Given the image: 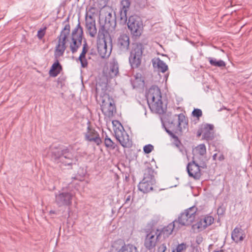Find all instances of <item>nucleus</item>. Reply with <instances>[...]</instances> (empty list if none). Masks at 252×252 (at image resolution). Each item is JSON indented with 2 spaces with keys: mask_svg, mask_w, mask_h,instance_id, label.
Listing matches in <instances>:
<instances>
[{
  "mask_svg": "<svg viewBox=\"0 0 252 252\" xmlns=\"http://www.w3.org/2000/svg\"><path fill=\"white\" fill-rule=\"evenodd\" d=\"M87 22H92V23H93V21H95V19L93 18V16H92L91 15L88 16L87 13H86V15L85 16V22H87Z\"/></svg>",
  "mask_w": 252,
  "mask_h": 252,
  "instance_id": "09e8293b",
  "label": "nucleus"
},
{
  "mask_svg": "<svg viewBox=\"0 0 252 252\" xmlns=\"http://www.w3.org/2000/svg\"><path fill=\"white\" fill-rule=\"evenodd\" d=\"M174 119L169 121L168 123L169 124L173 125L175 126L176 125L178 127V129L180 131H182V128L187 129L188 126V120L186 119L185 116L181 113L179 115H175L174 116Z\"/></svg>",
  "mask_w": 252,
  "mask_h": 252,
  "instance_id": "9d476101",
  "label": "nucleus"
},
{
  "mask_svg": "<svg viewBox=\"0 0 252 252\" xmlns=\"http://www.w3.org/2000/svg\"><path fill=\"white\" fill-rule=\"evenodd\" d=\"M86 28L89 33V35L91 37H94L97 33L95 21H93V23L87 21V22H86Z\"/></svg>",
  "mask_w": 252,
  "mask_h": 252,
  "instance_id": "a878e982",
  "label": "nucleus"
},
{
  "mask_svg": "<svg viewBox=\"0 0 252 252\" xmlns=\"http://www.w3.org/2000/svg\"><path fill=\"white\" fill-rule=\"evenodd\" d=\"M103 113L108 117L113 116L116 112V108L114 100L113 102H110V103L105 105V106L101 108Z\"/></svg>",
  "mask_w": 252,
  "mask_h": 252,
  "instance_id": "412c9836",
  "label": "nucleus"
},
{
  "mask_svg": "<svg viewBox=\"0 0 252 252\" xmlns=\"http://www.w3.org/2000/svg\"><path fill=\"white\" fill-rule=\"evenodd\" d=\"M202 134L203 135V129L201 125L200 128L197 131L196 136L198 138H199Z\"/></svg>",
  "mask_w": 252,
  "mask_h": 252,
  "instance_id": "3c124183",
  "label": "nucleus"
},
{
  "mask_svg": "<svg viewBox=\"0 0 252 252\" xmlns=\"http://www.w3.org/2000/svg\"><path fill=\"white\" fill-rule=\"evenodd\" d=\"M70 32V25L67 23L61 31L60 35L58 37V43L56 46L54 54L56 60L63 55L64 51L66 48L65 44Z\"/></svg>",
  "mask_w": 252,
  "mask_h": 252,
  "instance_id": "423d86ee",
  "label": "nucleus"
},
{
  "mask_svg": "<svg viewBox=\"0 0 252 252\" xmlns=\"http://www.w3.org/2000/svg\"><path fill=\"white\" fill-rule=\"evenodd\" d=\"M201 219L204 223L203 226L206 228L208 226L211 225L214 221V218L210 216L204 217L203 218H201Z\"/></svg>",
  "mask_w": 252,
  "mask_h": 252,
  "instance_id": "473e14b6",
  "label": "nucleus"
},
{
  "mask_svg": "<svg viewBox=\"0 0 252 252\" xmlns=\"http://www.w3.org/2000/svg\"><path fill=\"white\" fill-rule=\"evenodd\" d=\"M168 76V74H166L165 75V78H166V80L167 79Z\"/></svg>",
  "mask_w": 252,
  "mask_h": 252,
  "instance_id": "13d9d810",
  "label": "nucleus"
},
{
  "mask_svg": "<svg viewBox=\"0 0 252 252\" xmlns=\"http://www.w3.org/2000/svg\"><path fill=\"white\" fill-rule=\"evenodd\" d=\"M81 37L84 36L83 29L81 26L79 18H78V23L76 27L73 29L71 32V37H77V36H80Z\"/></svg>",
  "mask_w": 252,
  "mask_h": 252,
  "instance_id": "cd10ccee",
  "label": "nucleus"
},
{
  "mask_svg": "<svg viewBox=\"0 0 252 252\" xmlns=\"http://www.w3.org/2000/svg\"><path fill=\"white\" fill-rule=\"evenodd\" d=\"M108 83L106 76H102L96 80L95 86V92L97 95H101L104 93H106Z\"/></svg>",
  "mask_w": 252,
  "mask_h": 252,
  "instance_id": "2eb2a0df",
  "label": "nucleus"
},
{
  "mask_svg": "<svg viewBox=\"0 0 252 252\" xmlns=\"http://www.w3.org/2000/svg\"><path fill=\"white\" fill-rule=\"evenodd\" d=\"M109 74L111 77H115L119 73V65L117 62L111 63Z\"/></svg>",
  "mask_w": 252,
  "mask_h": 252,
  "instance_id": "c756f323",
  "label": "nucleus"
},
{
  "mask_svg": "<svg viewBox=\"0 0 252 252\" xmlns=\"http://www.w3.org/2000/svg\"><path fill=\"white\" fill-rule=\"evenodd\" d=\"M85 140L90 142H94L97 145L102 143V140L97 132L90 126L87 127V131L85 133Z\"/></svg>",
  "mask_w": 252,
  "mask_h": 252,
  "instance_id": "ddd939ff",
  "label": "nucleus"
},
{
  "mask_svg": "<svg viewBox=\"0 0 252 252\" xmlns=\"http://www.w3.org/2000/svg\"><path fill=\"white\" fill-rule=\"evenodd\" d=\"M128 29L133 36L139 37L143 29V23L140 17L137 15H131L126 22Z\"/></svg>",
  "mask_w": 252,
  "mask_h": 252,
  "instance_id": "0eeeda50",
  "label": "nucleus"
},
{
  "mask_svg": "<svg viewBox=\"0 0 252 252\" xmlns=\"http://www.w3.org/2000/svg\"><path fill=\"white\" fill-rule=\"evenodd\" d=\"M203 129L202 139L208 141L212 140L214 138V126L212 124H202Z\"/></svg>",
  "mask_w": 252,
  "mask_h": 252,
  "instance_id": "dca6fc26",
  "label": "nucleus"
},
{
  "mask_svg": "<svg viewBox=\"0 0 252 252\" xmlns=\"http://www.w3.org/2000/svg\"><path fill=\"white\" fill-rule=\"evenodd\" d=\"M207 59L212 66L222 68L226 65L225 63L221 60H217L216 58L212 57H208Z\"/></svg>",
  "mask_w": 252,
  "mask_h": 252,
  "instance_id": "c85d7f7f",
  "label": "nucleus"
},
{
  "mask_svg": "<svg viewBox=\"0 0 252 252\" xmlns=\"http://www.w3.org/2000/svg\"><path fill=\"white\" fill-rule=\"evenodd\" d=\"M152 63L154 67H157L162 73H164L168 69V65L158 58L153 59Z\"/></svg>",
  "mask_w": 252,
  "mask_h": 252,
  "instance_id": "4be33fe9",
  "label": "nucleus"
},
{
  "mask_svg": "<svg viewBox=\"0 0 252 252\" xmlns=\"http://www.w3.org/2000/svg\"><path fill=\"white\" fill-rule=\"evenodd\" d=\"M116 252H138L137 247L131 244H126L124 242V245L120 248H117L116 249Z\"/></svg>",
  "mask_w": 252,
  "mask_h": 252,
  "instance_id": "b1692460",
  "label": "nucleus"
},
{
  "mask_svg": "<svg viewBox=\"0 0 252 252\" xmlns=\"http://www.w3.org/2000/svg\"><path fill=\"white\" fill-rule=\"evenodd\" d=\"M172 252H175V250H173Z\"/></svg>",
  "mask_w": 252,
  "mask_h": 252,
  "instance_id": "052dcab7",
  "label": "nucleus"
},
{
  "mask_svg": "<svg viewBox=\"0 0 252 252\" xmlns=\"http://www.w3.org/2000/svg\"><path fill=\"white\" fill-rule=\"evenodd\" d=\"M199 166H200V168H207V165L205 162H201L200 163V165H199Z\"/></svg>",
  "mask_w": 252,
  "mask_h": 252,
  "instance_id": "864d4df0",
  "label": "nucleus"
},
{
  "mask_svg": "<svg viewBox=\"0 0 252 252\" xmlns=\"http://www.w3.org/2000/svg\"><path fill=\"white\" fill-rule=\"evenodd\" d=\"M188 248V246L186 243H182L179 244L176 247V252H182L183 251H185Z\"/></svg>",
  "mask_w": 252,
  "mask_h": 252,
  "instance_id": "a19ab883",
  "label": "nucleus"
},
{
  "mask_svg": "<svg viewBox=\"0 0 252 252\" xmlns=\"http://www.w3.org/2000/svg\"><path fill=\"white\" fill-rule=\"evenodd\" d=\"M90 54L93 55V52L90 53Z\"/></svg>",
  "mask_w": 252,
  "mask_h": 252,
  "instance_id": "680f3d73",
  "label": "nucleus"
},
{
  "mask_svg": "<svg viewBox=\"0 0 252 252\" xmlns=\"http://www.w3.org/2000/svg\"><path fill=\"white\" fill-rule=\"evenodd\" d=\"M62 70L63 67L58 59L55 60V62L52 65L49 70V75L51 77H55L60 73Z\"/></svg>",
  "mask_w": 252,
  "mask_h": 252,
  "instance_id": "aec40b11",
  "label": "nucleus"
},
{
  "mask_svg": "<svg viewBox=\"0 0 252 252\" xmlns=\"http://www.w3.org/2000/svg\"><path fill=\"white\" fill-rule=\"evenodd\" d=\"M160 239H157V237H155V234H152L150 231L146 235L145 241L144 246L148 250H151L155 247L157 241L159 240Z\"/></svg>",
  "mask_w": 252,
  "mask_h": 252,
  "instance_id": "a211bd4d",
  "label": "nucleus"
},
{
  "mask_svg": "<svg viewBox=\"0 0 252 252\" xmlns=\"http://www.w3.org/2000/svg\"><path fill=\"white\" fill-rule=\"evenodd\" d=\"M130 5V0H122L121 2L119 14L122 24H126L127 21V12L129 10Z\"/></svg>",
  "mask_w": 252,
  "mask_h": 252,
  "instance_id": "4468645a",
  "label": "nucleus"
},
{
  "mask_svg": "<svg viewBox=\"0 0 252 252\" xmlns=\"http://www.w3.org/2000/svg\"><path fill=\"white\" fill-rule=\"evenodd\" d=\"M224 159V156H223V155H221V156H220L219 157V160H220H220H222V159Z\"/></svg>",
  "mask_w": 252,
  "mask_h": 252,
  "instance_id": "5fc2aeb1",
  "label": "nucleus"
},
{
  "mask_svg": "<svg viewBox=\"0 0 252 252\" xmlns=\"http://www.w3.org/2000/svg\"><path fill=\"white\" fill-rule=\"evenodd\" d=\"M51 153L52 159L62 169L66 167L68 169H70L73 164H76L77 159L67 147L63 145L53 147L51 148Z\"/></svg>",
  "mask_w": 252,
  "mask_h": 252,
  "instance_id": "f257e3e1",
  "label": "nucleus"
},
{
  "mask_svg": "<svg viewBox=\"0 0 252 252\" xmlns=\"http://www.w3.org/2000/svg\"><path fill=\"white\" fill-rule=\"evenodd\" d=\"M203 241V238L202 237H197L196 239V242L198 244H200Z\"/></svg>",
  "mask_w": 252,
  "mask_h": 252,
  "instance_id": "603ef678",
  "label": "nucleus"
},
{
  "mask_svg": "<svg viewBox=\"0 0 252 252\" xmlns=\"http://www.w3.org/2000/svg\"><path fill=\"white\" fill-rule=\"evenodd\" d=\"M101 97V108L103 106H105V105H107L110 103V102H113L114 99L110 96L109 94L107 93H104L102 94L101 95H100Z\"/></svg>",
  "mask_w": 252,
  "mask_h": 252,
  "instance_id": "7c9ffc66",
  "label": "nucleus"
},
{
  "mask_svg": "<svg viewBox=\"0 0 252 252\" xmlns=\"http://www.w3.org/2000/svg\"><path fill=\"white\" fill-rule=\"evenodd\" d=\"M148 103L150 102L156 107V110L159 112H163L161 94L159 88L157 85H152L146 95Z\"/></svg>",
  "mask_w": 252,
  "mask_h": 252,
  "instance_id": "f03ea898",
  "label": "nucleus"
},
{
  "mask_svg": "<svg viewBox=\"0 0 252 252\" xmlns=\"http://www.w3.org/2000/svg\"><path fill=\"white\" fill-rule=\"evenodd\" d=\"M204 223L202 220L201 219H200V220L197 221L196 223L193 224L192 225V229L194 231L195 230L197 229V232L201 231L203 230H204L206 227L203 226Z\"/></svg>",
  "mask_w": 252,
  "mask_h": 252,
  "instance_id": "2f4dec72",
  "label": "nucleus"
},
{
  "mask_svg": "<svg viewBox=\"0 0 252 252\" xmlns=\"http://www.w3.org/2000/svg\"><path fill=\"white\" fill-rule=\"evenodd\" d=\"M154 146L149 144L144 146L143 151L145 154H148L151 153L154 150Z\"/></svg>",
  "mask_w": 252,
  "mask_h": 252,
  "instance_id": "ea45409f",
  "label": "nucleus"
},
{
  "mask_svg": "<svg viewBox=\"0 0 252 252\" xmlns=\"http://www.w3.org/2000/svg\"><path fill=\"white\" fill-rule=\"evenodd\" d=\"M50 213H54V211H50Z\"/></svg>",
  "mask_w": 252,
  "mask_h": 252,
  "instance_id": "bf43d9fd",
  "label": "nucleus"
},
{
  "mask_svg": "<svg viewBox=\"0 0 252 252\" xmlns=\"http://www.w3.org/2000/svg\"><path fill=\"white\" fill-rule=\"evenodd\" d=\"M78 60L80 62L81 66L83 68H85L88 66V62L86 58V57L83 58H80V56L78 58Z\"/></svg>",
  "mask_w": 252,
  "mask_h": 252,
  "instance_id": "c03bdc74",
  "label": "nucleus"
},
{
  "mask_svg": "<svg viewBox=\"0 0 252 252\" xmlns=\"http://www.w3.org/2000/svg\"><path fill=\"white\" fill-rule=\"evenodd\" d=\"M154 172V169L151 167H147L145 169L143 179L138 186L140 191L147 193L153 189V186L156 183Z\"/></svg>",
  "mask_w": 252,
  "mask_h": 252,
  "instance_id": "20e7f679",
  "label": "nucleus"
},
{
  "mask_svg": "<svg viewBox=\"0 0 252 252\" xmlns=\"http://www.w3.org/2000/svg\"><path fill=\"white\" fill-rule=\"evenodd\" d=\"M165 127V130L166 132L171 136L173 138H174L175 140H178V137L175 134H174L171 130L167 128L166 127Z\"/></svg>",
  "mask_w": 252,
  "mask_h": 252,
  "instance_id": "49530a36",
  "label": "nucleus"
},
{
  "mask_svg": "<svg viewBox=\"0 0 252 252\" xmlns=\"http://www.w3.org/2000/svg\"><path fill=\"white\" fill-rule=\"evenodd\" d=\"M242 232L243 230L241 228H235L231 233L232 239L236 243H238L239 241H242L244 240L245 236H244L243 234H242L239 237L240 234L242 233Z\"/></svg>",
  "mask_w": 252,
  "mask_h": 252,
  "instance_id": "393cba45",
  "label": "nucleus"
},
{
  "mask_svg": "<svg viewBox=\"0 0 252 252\" xmlns=\"http://www.w3.org/2000/svg\"><path fill=\"white\" fill-rule=\"evenodd\" d=\"M69 17L68 16L66 19V20L64 21V23H68L69 22Z\"/></svg>",
  "mask_w": 252,
  "mask_h": 252,
  "instance_id": "6e6d98bb",
  "label": "nucleus"
},
{
  "mask_svg": "<svg viewBox=\"0 0 252 252\" xmlns=\"http://www.w3.org/2000/svg\"><path fill=\"white\" fill-rule=\"evenodd\" d=\"M224 212V209L222 207H220L217 210V214L218 215H222Z\"/></svg>",
  "mask_w": 252,
  "mask_h": 252,
  "instance_id": "8fccbe9b",
  "label": "nucleus"
},
{
  "mask_svg": "<svg viewBox=\"0 0 252 252\" xmlns=\"http://www.w3.org/2000/svg\"><path fill=\"white\" fill-rule=\"evenodd\" d=\"M89 50V46L87 42V40L86 38H84L83 39V48L81 53L80 55V58H84L86 57V54L88 52Z\"/></svg>",
  "mask_w": 252,
  "mask_h": 252,
  "instance_id": "72a5a7b5",
  "label": "nucleus"
},
{
  "mask_svg": "<svg viewBox=\"0 0 252 252\" xmlns=\"http://www.w3.org/2000/svg\"><path fill=\"white\" fill-rule=\"evenodd\" d=\"M115 18L113 17L111 13H108L105 15V23L102 25L106 26V28H110L111 27L114 28L116 26Z\"/></svg>",
  "mask_w": 252,
  "mask_h": 252,
  "instance_id": "bb28decb",
  "label": "nucleus"
},
{
  "mask_svg": "<svg viewBox=\"0 0 252 252\" xmlns=\"http://www.w3.org/2000/svg\"><path fill=\"white\" fill-rule=\"evenodd\" d=\"M197 208L193 206L184 210L178 216V219L174 220L177 225V228L180 229L183 226H189L194 220Z\"/></svg>",
  "mask_w": 252,
  "mask_h": 252,
  "instance_id": "7ed1b4c3",
  "label": "nucleus"
},
{
  "mask_svg": "<svg viewBox=\"0 0 252 252\" xmlns=\"http://www.w3.org/2000/svg\"><path fill=\"white\" fill-rule=\"evenodd\" d=\"M177 225L175 223V221H173L161 230L157 229L156 232L157 238L160 239L161 235H163L164 239L168 238L174 230L177 231L179 229L177 228Z\"/></svg>",
  "mask_w": 252,
  "mask_h": 252,
  "instance_id": "9b49d317",
  "label": "nucleus"
},
{
  "mask_svg": "<svg viewBox=\"0 0 252 252\" xmlns=\"http://www.w3.org/2000/svg\"><path fill=\"white\" fill-rule=\"evenodd\" d=\"M97 47L99 55L102 58H105L107 56V40L97 42Z\"/></svg>",
  "mask_w": 252,
  "mask_h": 252,
  "instance_id": "5701e85b",
  "label": "nucleus"
},
{
  "mask_svg": "<svg viewBox=\"0 0 252 252\" xmlns=\"http://www.w3.org/2000/svg\"><path fill=\"white\" fill-rule=\"evenodd\" d=\"M116 137L123 147H127V141H126L123 136H119V135H116Z\"/></svg>",
  "mask_w": 252,
  "mask_h": 252,
  "instance_id": "79ce46f5",
  "label": "nucleus"
},
{
  "mask_svg": "<svg viewBox=\"0 0 252 252\" xmlns=\"http://www.w3.org/2000/svg\"><path fill=\"white\" fill-rule=\"evenodd\" d=\"M100 27L99 28L98 32L97 34V42L101 40H107L108 37L110 42V47H112V39L110 37L109 33L107 31L109 28H106V26L102 25L100 22Z\"/></svg>",
  "mask_w": 252,
  "mask_h": 252,
  "instance_id": "f3484780",
  "label": "nucleus"
},
{
  "mask_svg": "<svg viewBox=\"0 0 252 252\" xmlns=\"http://www.w3.org/2000/svg\"><path fill=\"white\" fill-rule=\"evenodd\" d=\"M187 170L190 177H192L195 180H198L200 178L201 173L200 166L198 163L194 160V157H193L192 160L188 163L187 166Z\"/></svg>",
  "mask_w": 252,
  "mask_h": 252,
  "instance_id": "6e6552de",
  "label": "nucleus"
},
{
  "mask_svg": "<svg viewBox=\"0 0 252 252\" xmlns=\"http://www.w3.org/2000/svg\"><path fill=\"white\" fill-rule=\"evenodd\" d=\"M73 194L69 192H62L56 194L55 202L59 206H69L72 203Z\"/></svg>",
  "mask_w": 252,
  "mask_h": 252,
  "instance_id": "1a4fd4ad",
  "label": "nucleus"
},
{
  "mask_svg": "<svg viewBox=\"0 0 252 252\" xmlns=\"http://www.w3.org/2000/svg\"><path fill=\"white\" fill-rule=\"evenodd\" d=\"M46 28L40 29L37 32V37L39 39H41L45 35Z\"/></svg>",
  "mask_w": 252,
  "mask_h": 252,
  "instance_id": "a18cd8bd",
  "label": "nucleus"
},
{
  "mask_svg": "<svg viewBox=\"0 0 252 252\" xmlns=\"http://www.w3.org/2000/svg\"><path fill=\"white\" fill-rule=\"evenodd\" d=\"M104 144L106 147L110 149L113 150L115 148L114 143L110 138H108L107 135L104 140Z\"/></svg>",
  "mask_w": 252,
  "mask_h": 252,
  "instance_id": "c9c22d12",
  "label": "nucleus"
},
{
  "mask_svg": "<svg viewBox=\"0 0 252 252\" xmlns=\"http://www.w3.org/2000/svg\"><path fill=\"white\" fill-rule=\"evenodd\" d=\"M166 246L165 244L160 245L158 248V252H165L166 250Z\"/></svg>",
  "mask_w": 252,
  "mask_h": 252,
  "instance_id": "de8ad7c7",
  "label": "nucleus"
},
{
  "mask_svg": "<svg viewBox=\"0 0 252 252\" xmlns=\"http://www.w3.org/2000/svg\"><path fill=\"white\" fill-rule=\"evenodd\" d=\"M159 220V219L158 218H156L152 219L147 224V229L149 231H150L151 230L153 229V228L157 224Z\"/></svg>",
  "mask_w": 252,
  "mask_h": 252,
  "instance_id": "e433bc0d",
  "label": "nucleus"
},
{
  "mask_svg": "<svg viewBox=\"0 0 252 252\" xmlns=\"http://www.w3.org/2000/svg\"><path fill=\"white\" fill-rule=\"evenodd\" d=\"M72 42L70 44V49L72 54L75 53L78 49L80 47L84 37H81L80 36H77V37H71Z\"/></svg>",
  "mask_w": 252,
  "mask_h": 252,
  "instance_id": "6ab92c4d",
  "label": "nucleus"
},
{
  "mask_svg": "<svg viewBox=\"0 0 252 252\" xmlns=\"http://www.w3.org/2000/svg\"><path fill=\"white\" fill-rule=\"evenodd\" d=\"M129 43V36L126 33H122L117 38L116 45L120 51L125 52L128 50Z\"/></svg>",
  "mask_w": 252,
  "mask_h": 252,
  "instance_id": "f8f14e48",
  "label": "nucleus"
},
{
  "mask_svg": "<svg viewBox=\"0 0 252 252\" xmlns=\"http://www.w3.org/2000/svg\"><path fill=\"white\" fill-rule=\"evenodd\" d=\"M177 142L175 144L177 147L178 148L180 152L183 155H187V151L185 147L182 144L180 141L178 139V140H176Z\"/></svg>",
  "mask_w": 252,
  "mask_h": 252,
  "instance_id": "4c0bfd02",
  "label": "nucleus"
},
{
  "mask_svg": "<svg viewBox=\"0 0 252 252\" xmlns=\"http://www.w3.org/2000/svg\"><path fill=\"white\" fill-rule=\"evenodd\" d=\"M129 193V192H127L126 195V198L125 202V204L127 205V207L131 205L133 201V199H131V194Z\"/></svg>",
  "mask_w": 252,
  "mask_h": 252,
  "instance_id": "37998d69",
  "label": "nucleus"
},
{
  "mask_svg": "<svg viewBox=\"0 0 252 252\" xmlns=\"http://www.w3.org/2000/svg\"><path fill=\"white\" fill-rule=\"evenodd\" d=\"M195 151L200 156H204L206 153V146L204 144H200L195 148Z\"/></svg>",
  "mask_w": 252,
  "mask_h": 252,
  "instance_id": "f704fd0d",
  "label": "nucleus"
},
{
  "mask_svg": "<svg viewBox=\"0 0 252 252\" xmlns=\"http://www.w3.org/2000/svg\"><path fill=\"white\" fill-rule=\"evenodd\" d=\"M217 154H214V155H213V159H214V160H215V159H216V157H217Z\"/></svg>",
  "mask_w": 252,
  "mask_h": 252,
  "instance_id": "4d7b16f0",
  "label": "nucleus"
},
{
  "mask_svg": "<svg viewBox=\"0 0 252 252\" xmlns=\"http://www.w3.org/2000/svg\"><path fill=\"white\" fill-rule=\"evenodd\" d=\"M191 115L193 117H196L198 120L202 116V112L201 109L194 108L192 112Z\"/></svg>",
  "mask_w": 252,
  "mask_h": 252,
  "instance_id": "58836bf2",
  "label": "nucleus"
},
{
  "mask_svg": "<svg viewBox=\"0 0 252 252\" xmlns=\"http://www.w3.org/2000/svg\"><path fill=\"white\" fill-rule=\"evenodd\" d=\"M144 50V47L142 43L132 44L129 57V63L132 68H137L141 65Z\"/></svg>",
  "mask_w": 252,
  "mask_h": 252,
  "instance_id": "39448f33",
  "label": "nucleus"
}]
</instances>
